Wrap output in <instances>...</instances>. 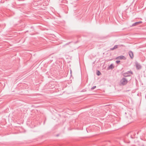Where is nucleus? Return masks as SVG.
<instances>
[{"label": "nucleus", "instance_id": "nucleus-1", "mask_svg": "<svg viewBox=\"0 0 146 146\" xmlns=\"http://www.w3.org/2000/svg\"><path fill=\"white\" fill-rule=\"evenodd\" d=\"M120 82L123 85H126L128 82L127 80L125 78H123L121 80Z\"/></svg>", "mask_w": 146, "mask_h": 146}, {"label": "nucleus", "instance_id": "nucleus-2", "mask_svg": "<svg viewBox=\"0 0 146 146\" xmlns=\"http://www.w3.org/2000/svg\"><path fill=\"white\" fill-rule=\"evenodd\" d=\"M133 74V72L131 71H128L124 73L123 74V75L124 77H127L130 76V74Z\"/></svg>", "mask_w": 146, "mask_h": 146}, {"label": "nucleus", "instance_id": "nucleus-3", "mask_svg": "<svg viewBox=\"0 0 146 146\" xmlns=\"http://www.w3.org/2000/svg\"><path fill=\"white\" fill-rule=\"evenodd\" d=\"M121 46H123V45H115L113 47V48H110V50H114V49H116L117 48L119 47H120Z\"/></svg>", "mask_w": 146, "mask_h": 146}, {"label": "nucleus", "instance_id": "nucleus-4", "mask_svg": "<svg viewBox=\"0 0 146 146\" xmlns=\"http://www.w3.org/2000/svg\"><path fill=\"white\" fill-rule=\"evenodd\" d=\"M124 59H125V57L124 56H119L116 58V60H121Z\"/></svg>", "mask_w": 146, "mask_h": 146}, {"label": "nucleus", "instance_id": "nucleus-5", "mask_svg": "<svg viewBox=\"0 0 146 146\" xmlns=\"http://www.w3.org/2000/svg\"><path fill=\"white\" fill-rule=\"evenodd\" d=\"M129 54L131 58L132 59L133 57V54L132 51H129Z\"/></svg>", "mask_w": 146, "mask_h": 146}, {"label": "nucleus", "instance_id": "nucleus-6", "mask_svg": "<svg viewBox=\"0 0 146 146\" xmlns=\"http://www.w3.org/2000/svg\"><path fill=\"white\" fill-rule=\"evenodd\" d=\"M141 23H142L141 21H139V22H136L135 23L133 24L131 26H136L138 25H139Z\"/></svg>", "mask_w": 146, "mask_h": 146}, {"label": "nucleus", "instance_id": "nucleus-7", "mask_svg": "<svg viewBox=\"0 0 146 146\" xmlns=\"http://www.w3.org/2000/svg\"><path fill=\"white\" fill-rule=\"evenodd\" d=\"M136 66L137 69H139L141 68V66L138 63H136Z\"/></svg>", "mask_w": 146, "mask_h": 146}, {"label": "nucleus", "instance_id": "nucleus-8", "mask_svg": "<svg viewBox=\"0 0 146 146\" xmlns=\"http://www.w3.org/2000/svg\"><path fill=\"white\" fill-rule=\"evenodd\" d=\"M114 68V67L112 64H111L109 66V69H112Z\"/></svg>", "mask_w": 146, "mask_h": 146}, {"label": "nucleus", "instance_id": "nucleus-9", "mask_svg": "<svg viewBox=\"0 0 146 146\" xmlns=\"http://www.w3.org/2000/svg\"><path fill=\"white\" fill-rule=\"evenodd\" d=\"M100 74H101L100 72L99 71H98L97 73V75L98 76H99L100 75Z\"/></svg>", "mask_w": 146, "mask_h": 146}, {"label": "nucleus", "instance_id": "nucleus-10", "mask_svg": "<svg viewBox=\"0 0 146 146\" xmlns=\"http://www.w3.org/2000/svg\"><path fill=\"white\" fill-rule=\"evenodd\" d=\"M96 86H93L91 88V89L92 90H93V89H94L95 88H96Z\"/></svg>", "mask_w": 146, "mask_h": 146}, {"label": "nucleus", "instance_id": "nucleus-11", "mask_svg": "<svg viewBox=\"0 0 146 146\" xmlns=\"http://www.w3.org/2000/svg\"><path fill=\"white\" fill-rule=\"evenodd\" d=\"M128 117V118H129V119H131V118H132V117H131V115H129V117Z\"/></svg>", "mask_w": 146, "mask_h": 146}, {"label": "nucleus", "instance_id": "nucleus-12", "mask_svg": "<svg viewBox=\"0 0 146 146\" xmlns=\"http://www.w3.org/2000/svg\"><path fill=\"white\" fill-rule=\"evenodd\" d=\"M120 62V60H117V61H116V62L117 64H118Z\"/></svg>", "mask_w": 146, "mask_h": 146}, {"label": "nucleus", "instance_id": "nucleus-13", "mask_svg": "<svg viewBox=\"0 0 146 146\" xmlns=\"http://www.w3.org/2000/svg\"><path fill=\"white\" fill-rule=\"evenodd\" d=\"M133 136H134V137H136V134L135 133L134 134L133 133Z\"/></svg>", "mask_w": 146, "mask_h": 146}, {"label": "nucleus", "instance_id": "nucleus-14", "mask_svg": "<svg viewBox=\"0 0 146 146\" xmlns=\"http://www.w3.org/2000/svg\"><path fill=\"white\" fill-rule=\"evenodd\" d=\"M131 138H133L134 137H133V135H131Z\"/></svg>", "mask_w": 146, "mask_h": 146}, {"label": "nucleus", "instance_id": "nucleus-15", "mask_svg": "<svg viewBox=\"0 0 146 146\" xmlns=\"http://www.w3.org/2000/svg\"><path fill=\"white\" fill-rule=\"evenodd\" d=\"M70 43V42H69V43H66V45H68V44H69Z\"/></svg>", "mask_w": 146, "mask_h": 146}, {"label": "nucleus", "instance_id": "nucleus-16", "mask_svg": "<svg viewBox=\"0 0 146 146\" xmlns=\"http://www.w3.org/2000/svg\"><path fill=\"white\" fill-rule=\"evenodd\" d=\"M21 23H22L21 25H22L23 24H24V23L23 22H22V21H21Z\"/></svg>", "mask_w": 146, "mask_h": 146}, {"label": "nucleus", "instance_id": "nucleus-17", "mask_svg": "<svg viewBox=\"0 0 146 146\" xmlns=\"http://www.w3.org/2000/svg\"><path fill=\"white\" fill-rule=\"evenodd\" d=\"M139 132H137V134L138 135V134Z\"/></svg>", "mask_w": 146, "mask_h": 146}]
</instances>
